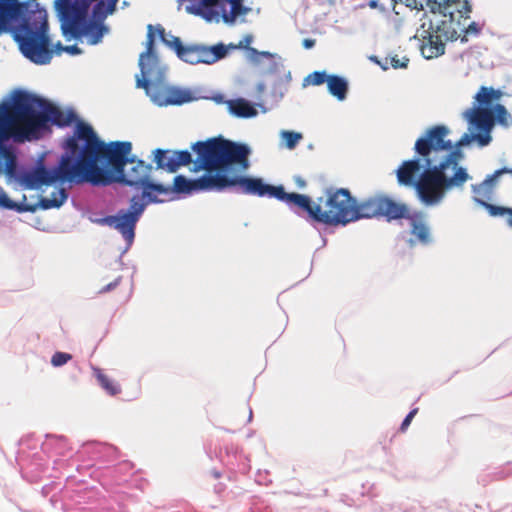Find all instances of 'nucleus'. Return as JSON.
<instances>
[{
  "mask_svg": "<svg viewBox=\"0 0 512 512\" xmlns=\"http://www.w3.org/2000/svg\"><path fill=\"white\" fill-rule=\"evenodd\" d=\"M63 148L65 153L56 167L48 169L41 165L24 176L29 188H39L56 181L107 186L115 183L116 174L126 167L132 156L131 142L106 144L83 121L77 122L73 135L65 140Z\"/></svg>",
  "mask_w": 512,
  "mask_h": 512,
  "instance_id": "2",
  "label": "nucleus"
},
{
  "mask_svg": "<svg viewBox=\"0 0 512 512\" xmlns=\"http://www.w3.org/2000/svg\"><path fill=\"white\" fill-rule=\"evenodd\" d=\"M149 203L146 200L140 201L138 196H133L128 210L121 209L117 214L101 218L98 222L114 228L127 243L131 244L135 237L136 224Z\"/></svg>",
  "mask_w": 512,
  "mask_h": 512,
  "instance_id": "11",
  "label": "nucleus"
},
{
  "mask_svg": "<svg viewBox=\"0 0 512 512\" xmlns=\"http://www.w3.org/2000/svg\"><path fill=\"white\" fill-rule=\"evenodd\" d=\"M314 45H315V40H314V39L307 38V39H304V40H303V46H304V48H306V49H310V48H312Z\"/></svg>",
  "mask_w": 512,
  "mask_h": 512,
  "instance_id": "39",
  "label": "nucleus"
},
{
  "mask_svg": "<svg viewBox=\"0 0 512 512\" xmlns=\"http://www.w3.org/2000/svg\"><path fill=\"white\" fill-rule=\"evenodd\" d=\"M418 413V408H414L412 409L408 415L405 417V419L403 420L402 424H401V427H400V430L402 432H404L408 426L410 425L412 419L415 417V415Z\"/></svg>",
  "mask_w": 512,
  "mask_h": 512,
  "instance_id": "33",
  "label": "nucleus"
},
{
  "mask_svg": "<svg viewBox=\"0 0 512 512\" xmlns=\"http://www.w3.org/2000/svg\"><path fill=\"white\" fill-rule=\"evenodd\" d=\"M156 30H157V33H158L161 41H163L166 45L171 47L175 51L177 56H179L180 52L183 51V49L186 46V45L182 44V41L180 40V38L176 37V36H171V40L166 39L165 29L160 25L157 26Z\"/></svg>",
  "mask_w": 512,
  "mask_h": 512,
  "instance_id": "26",
  "label": "nucleus"
},
{
  "mask_svg": "<svg viewBox=\"0 0 512 512\" xmlns=\"http://www.w3.org/2000/svg\"><path fill=\"white\" fill-rule=\"evenodd\" d=\"M50 50L52 51V54L55 53L56 55H61L65 52V46L61 42H58L53 48H50Z\"/></svg>",
  "mask_w": 512,
  "mask_h": 512,
  "instance_id": "34",
  "label": "nucleus"
},
{
  "mask_svg": "<svg viewBox=\"0 0 512 512\" xmlns=\"http://www.w3.org/2000/svg\"><path fill=\"white\" fill-rule=\"evenodd\" d=\"M253 41V36L248 34L243 37L241 41L238 43V47H241V49H246L249 53L256 55L258 54V51L255 48L250 47V44Z\"/></svg>",
  "mask_w": 512,
  "mask_h": 512,
  "instance_id": "31",
  "label": "nucleus"
},
{
  "mask_svg": "<svg viewBox=\"0 0 512 512\" xmlns=\"http://www.w3.org/2000/svg\"><path fill=\"white\" fill-rule=\"evenodd\" d=\"M495 123L504 128L512 127V116L502 104H496L493 108Z\"/></svg>",
  "mask_w": 512,
  "mask_h": 512,
  "instance_id": "24",
  "label": "nucleus"
},
{
  "mask_svg": "<svg viewBox=\"0 0 512 512\" xmlns=\"http://www.w3.org/2000/svg\"><path fill=\"white\" fill-rule=\"evenodd\" d=\"M26 9L27 4L19 0H0V33L5 32L9 22L19 19Z\"/></svg>",
  "mask_w": 512,
  "mask_h": 512,
  "instance_id": "16",
  "label": "nucleus"
},
{
  "mask_svg": "<svg viewBox=\"0 0 512 512\" xmlns=\"http://www.w3.org/2000/svg\"><path fill=\"white\" fill-rule=\"evenodd\" d=\"M275 198L291 210L305 212L310 219L326 225H346L361 218H385L387 221L408 217V206L385 194H376L361 202L345 188H327L313 202L308 195L288 193L282 185L274 186L262 180L260 197Z\"/></svg>",
  "mask_w": 512,
  "mask_h": 512,
  "instance_id": "3",
  "label": "nucleus"
},
{
  "mask_svg": "<svg viewBox=\"0 0 512 512\" xmlns=\"http://www.w3.org/2000/svg\"><path fill=\"white\" fill-rule=\"evenodd\" d=\"M191 11L209 22L219 21L221 17L225 23H234L250 9L243 5V0H199Z\"/></svg>",
  "mask_w": 512,
  "mask_h": 512,
  "instance_id": "10",
  "label": "nucleus"
},
{
  "mask_svg": "<svg viewBox=\"0 0 512 512\" xmlns=\"http://www.w3.org/2000/svg\"><path fill=\"white\" fill-rule=\"evenodd\" d=\"M198 44L186 45L183 51L180 52L178 56L182 61L190 64L197 65L199 64V58L197 55Z\"/></svg>",
  "mask_w": 512,
  "mask_h": 512,
  "instance_id": "27",
  "label": "nucleus"
},
{
  "mask_svg": "<svg viewBox=\"0 0 512 512\" xmlns=\"http://www.w3.org/2000/svg\"><path fill=\"white\" fill-rule=\"evenodd\" d=\"M229 112L236 117L250 118L257 115V110L247 100L238 98L227 102Z\"/></svg>",
  "mask_w": 512,
  "mask_h": 512,
  "instance_id": "20",
  "label": "nucleus"
},
{
  "mask_svg": "<svg viewBox=\"0 0 512 512\" xmlns=\"http://www.w3.org/2000/svg\"><path fill=\"white\" fill-rule=\"evenodd\" d=\"M504 216H508L507 223L512 228V214L506 213Z\"/></svg>",
  "mask_w": 512,
  "mask_h": 512,
  "instance_id": "42",
  "label": "nucleus"
},
{
  "mask_svg": "<svg viewBox=\"0 0 512 512\" xmlns=\"http://www.w3.org/2000/svg\"><path fill=\"white\" fill-rule=\"evenodd\" d=\"M76 119L74 111H63L48 100L28 92L19 91L11 101L0 102V122L16 143L38 139L49 122L65 127Z\"/></svg>",
  "mask_w": 512,
  "mask_h": 512,
  "instance_id": "5",
  "label": "nucleus"
},
{
  "mask_svg": "<svg viewBox=\"0 0 512 512\" xmlns=\"http://www.w3.org/2000/svg\"><path fill=\"white\" fill-rule=\"evenodd\" d=\"M407 6L422 10L424 8L423 4L421 2L418 3L417 0H407Z\"/></svg>",
  "mask_w": 512,
  "mask_h": 512,
  "instance_id": "36",
  "label": "nucleus"
},
{
  "mask_svg": "<svg viewBox=\"0 0 512 512\" xmlns=\"http://www.w3.org/2000/svg\"><path fill=\"white\" fill-rule=\"evenodd\" d=\"M425 6L432 14L417 30L416 37L422 39V55L426 59L438 57L445 52V42L468 36H476L480 28L476 22L468 23L471 5L468 0H425Z\"/></svg>",
  "mask_w": 512,
  "mask_h": 512,
  "instance_id": "6",
  "label": "nucleus"
},
{
  "mask_svg": "<svg viewBox=\"0 0 512 512\" xmlns=\"http://www.w3.org/2000/svg\"><path fill=\"white\" fill-rule=\"evenodd\" d=\"M510 171H511V175H512V169H510Z\"/></svg>",
  "mask_w": 512,
  "mask_h": 512,
  "instance_id": "45",
  "label": "nucleus"
},
{
  "mask_svg": "<svg viewBox=\"0 0 512 512\" xmlns=\"http://www.w3.org/2000/svg\"><path fill=\"white\" fill-rule=\"evenodd\" d=\"M327 87L329 93L336 97L338 100L343 101L346 98L348 92V82L343 77L338 75H330L327 82Z\"/></svg>",
  "mask_w": 512,
  "mask_h": 512,
  "instance_id": "22",
  "label": "nucleus"
},
{
  "mask_svg": "<svg viewBox=\"0 0 512 512\" xmlns=\"http://www.w3.org/2000/svg\"><path fill=\"white\" fill-rule=\"evenodd\" d=\"M94 375L97 378L100 386L110 395L115 396L121 392L119 384L110 379L103 371L99 368L94 369Z\"/></svg>",
  "mask_w": 512,
  "mask_h": 512,
  "instance_id": "23",
  "label": "nucleus"
},
{
  "mask_svg": "<svg viewBox=\"0 0 512 512\" xmlns=\"http://www.w3.org/2000/svg\"><path fill=\"white\" fill-rule=\"evenodd\" d=\"M405 219L411 220V233L423 244L430 242V230L424 220L422 213H416L410 216V209L408 208V217Z\"/></svg>",
  "mask_w": 512,
  "mask_h": 512,
  "instance_id": "18",
  "label": "nucleus"
},
{
  "mask_svg": "<svg viewBox=\"0 0 512 512\" xmlns=\"http://www.w3.org/2000/svg\"><path fill=\"white\" fill-rule=\"evenodd\" d=\"M128 164L130 167L125 168L115 176V183H121L142 190V200L147 202H161L159 195H168L170 188L160 183L151 181V173L153 167L145 163L143 160H137L131 156Z\"/></svg>",
  "mask_w": 512,
  "mask_h": 512,
  "instance_id": "7",
  "label": "nucleus"
},
{
  "mask_svg": "<svg viewBox=\"0 0 512 512\" xmlns=\"http://www.w3.org/2000/svg\"><path fill=\"white\" fill-rule=\"evenodd\" d=\"M197 55L199 58V64L211 65L226 57L227 48L222 43L213 46L198 44Z\"/></svg>",
  "mask_w": 512,
  "mask_h": 512,
  "instance_id": "17",
  "label": "nucleus"
},
{
  "mask_svg": "<svg viewBox=\"0 0 512 512\" xmlns=\"http://www.w3.org/2000/svg\"><path fill=\"white\" fill-rule=\"evenodd\" d=\"M191 150L196 154L194 160L188 150L157 148L153 151V161L157 169L175 173L181 167L193 163L194 172H205L197 179H188L183 175L176 176L173 187L168 186L171 189L168 194L223 191L229 187H237L238 192L242 194L260 197L261 178L229 174L235 166L242 171L249 168L251 150L246 144L218 136L195 142L191 145Z\"/></svg>",
  "mask_w": 512,
  "mask_h": 512,
  "instance_id": "1",
  "label": "nucleus"
},
{
  "mask_svg": "<svg viewBox=\"0 0 512 512\" xmlns=\"http://www.w3.org/2000/svg\"><path fill=\"white\" fill-rule=\"evenodd\" d=\"M146 51L140 55L139 67L142 77H153L158 74V58L154 53V27L149 24L147 27Z\"/></svg>",
  "mask_w": 512,
  "mask_h": 512,
  "instance_id": "15",
  "label": "nucleus"
},
{
  "mask_svg": "<svg viewBox=\"0 0 512 512\" xmlns=\"http://www.w3.org/2000/svg\"><path fill=\"white\" fill-rule=\"evenodd\" d=\"M117 2H118V0H109V5H110V11L111 12L115 9V6H116Z\"/></svg>",
  "mask_w": 512,
  "mask_h": 512,
  "instance_id": "41",
  "label": "nucleus"
},
{
  "mask_svg": "<svg viewBox=\"0 0 512 512\" xmlns=\"http://www.w3.org/2000/svg\"><path fill=\"white\" fill-rule=\"evenodd\" d=\"M149 78H137V87L144 88L158 106L182 105L192 100L190 91L162 83H152Z\"/></svg>",
  "mask_w": 512,
  "mask_h": 512,
  "instance_id": "12",
  "label": "nucleus"
},
{
  "mask_svg": "<svg viewBox=\"0 0 512 512\" xmlns=\"http://www.w3.org/2000/svg\"><path fill=\"white\" fill-rule=\"evenodd\" d=\"M65 52H67L71 55H78L82 51L77 45H70V46H65Z\"/></svg>",
  "mask_w": 512,
  "mask_h": 512,
  "instance_id": "35",
  "label": "nucleus"
},
{
  "mask_svg": "<svg viewBox=\"0 0 512 512\" xmlns=\"http://www.w3.org/2000/svg\"><path fill=\"white\" fill-rule=\"evenodd\" d=\"M225 47L227 48V52H228L229 50L241 49V47H238V43H237V44L230 43V44H228L227 46L225 45Z\"/></svg>",
  "mask_w": 512,
  "mask_h": 512,
  "instance_id": "40",
  "label": "nucleus"
},
{
  "mask_svg": "<svg viewBox=\"0 0 512 512\" xmlns=\"http://www.w3.org/2000/svg\"><path fill=\"white\" fill-rule=\"evenodd\" d=\"M503 96V92L493 87L481 86L476 93L474 99L478 107L488 108L494 102L499 101Z\"/></svg>",
  "mask_w": 512,
  "mask_h": 512,
  "instance_id": "19",
  "label": "nucleus"
},
{
  "mask_svg": "<svg viewBox=\"0 0 512 512\" xmlns=\"http://www.w3.org/2000/svg\"><path fill=\"white\" fill-rule=\"evenodd\" d=\"M103 6H104V2H103V1L98 2V3L96 4V6H95V11H96V10H98V9H100V8H101V7H103Z\"/></svg>",
  "mask_w": 512,
  "mask_h": 512,
  "instance_id": "44",
  "label": "nucleus"
},
{
  "mask_svg": "<svg viewBox=\"0 0 512 512\" xmlns=\"http://www.w3.org/2000/svg\"><path fill=\"white\" fill-rule=\"evenodd\" d=\"M368 5H369V7H371V8H376V7H377V1H375V0H371V1L369 2V4H368Z\"/></svg>",
  "mask_w": 512,
  "mask_h": 512,
  "instance_id": "43",
  "label": "nucleus"
},
{
  "mask_svg": "<svg viewBox=\"0 0 512 512\" xmlns=\"http://www.w3.org/2000/svg\"><path fill=\"white\" fill-rule=\"evenodd\" d=\"M408 63L409 58H407L406 56L399 58L398 55H394L390 57V65L395 69L406 68L408 66Z\"/></svg>",
  "mask_w": 512,
  "mask_h": 512,
  "instance_id": "32",
  "label": "nucleus"
},
{
  "mask_svg": "<svg viewBox=\"0 0 512 512\" xmlns=\"http://www.w3.org/2000/svg\"><path fill=\"white\" fill-rule=\"evenodd\" d=\"M329 76L325 71H314L304 79V85L320 86L328 82Z\"/></svg>",
  "mask_w": 512,
  "mask_h": 512,
  "instance_id": "28",
  "label": "nucleus"
},
{
  "mask_svg": "<svg viewBox=\"0 0 512 512\" xmlns=\"http://www.w3.org/2000/svg\"><path fill=\"white\" fill-rule=\"evenodd\" d=\"M0 206L16 210L17 212H34L36 210V206L28 205V204H18L12 201L5 192L0 193Z\"/></svg>",
  "mask_w": 512,
  "mask_h": 512,
  "instance_id": "25",
  "label": "nucleus"
},
{
  "mask_svg": "<svg viewBox=\"0 0 512 512\" xmlns=\"http://www.w3.org/2000/svg\"><path fill=\"white\" fill-rule=\"evenodd\" d=\"M418 159H412L404 161L396 171L397 180L400 185L415 188L419 200L426 206L439 205L448 191L453 188H445L442 195L433 194L431 191H424L420 186L423 174L426 171V165L424 164L420 155Z\"/></svg>",
  "mask_w": 512,
  "mask_h": 512,
  "instance_id": "8",
  "label": "nucleus"
},
{
  "mask_svg": "<svg viewBox=\"0 0 512 512\" xmlns=\"http://www.w3.org/2000/svg\"><path fill=\"white\" fill-rule=\"evenodd\" d=\"M294 182L296 186L300 189H303L306 187V181L301 176H295Z\"/></svg>",
  "mask_w": 512,
  "mask_h": 512,
  "instance_id": "37",
  "label": "nucleus"
},
{
  "mask_svg": "<svg viewBox=\"0 0 512 512\" xmlns=\"http://www.w3.org/2000/svg\"><path fill=\"white\" fill-rule=\"evenodd\" d=\"M449 129L444 125L428 128L415 142L414 150L420 155L426 171L420 182L422 190L442 195L445 188L462 189L471 179L467 169L460 165L464 159L461 147L470 144L474 135L464 133L453 144L447 139Z\"/></svg>",
  "mask_w": 512,
  "mask_h": 512,
  "instance_id": "4",
  "label": "nucleus"
},
{
  "mask_svg": "<svg viewBox=\"0 0 512 512\" xmlns=\"http://www.w3.org/2000/svg\"><path fill=\"white\" fill-rule=\"evenodd\" d=\"M502 174H511L510 168L496 170L480 184L472 185L474 200L484 207L492 217H503L506 213L512 214V208L489 203L493 199L497 180Z\"/></svg>",
  "mask_w": 512,
  "mask_h": 512,
  "instance_id": "13",
  "label": "nucleus"
},
{
  "mask_svg": "<svg viewBox=\"0 0 512 512\" xmlns=\"http://www.w3.org/2000/svg\"><path fill=\"white\" fill-rule=\"evenodd\" d=\"M119 283V279L115 280L114 282H111L109 283L107 286H105L104 288H102L100 291L101 292H107V291H110L112 290L113 288H115Z\"/></svg>",
  "mask_w": 512,
  "mask_h": 512,
  "instance_id": "38",
  "label": "nucleus"
},
{
  "mask_svg": "<svg viewBox=\"0 0 512 512\" xmlns=\"http://www.w3.org/2000/svg\"><path fill=\"white\" fill-rule=\"evenodd\" d=\"M19 46L28 59L35 64H48L52 58L50 50V38L48 36V24L42 22L36 29L24 26V34L18 37Z\"/></svg>",
  "mask_w": 512,
  "mask_h": 512,
  "instance_id": "9",
  "label": "nucleus"
},
{
  "mask_svg": "<svg viewBox=\"0 0 512 512\" xmlns=\"http://www.w3.org/2000/svg\"><path fill=\"white\" fill-rule=\"evenodd\" d=\"M72 359V355L65 352H56L51 358V364L55 367L62 366Z\"/></svg>",
  "mask_w": 512,
  "mask_h": 512,
  "instance_id": "30",
  "label": "nucleus"
},
{
  "mask_svg": "<svg viewBox=\"0 0 512 512\" xmlns=\"http://www.w3.org/2000/svg\"><path fill=\"white\" fill-rule=\"evenodd\" d=\"M463 117L479 131V133L474 135L479 145L487 146L492 140L491 131L495 125L492 109L482 107L469 108L464 111Z\"/></svg>",
  "mask_w": 512,
  "mask_h": 512,
  "instance_id": "14",
  "label": "nucleus"
},
{
  "mask_svg": "<svg viewBox=\"0 0 512 512\" xmlns=\"http://www.w3.org/2000/svg\"><path fill=\"white\" fill-rule=\"evenodd\" d=\"M68 198L66 190L62 187L55 188L50 197H41L38 206L43 210L61 207Z\"/></svg>",
  "mask_w": 512,
  "mask_h": 512,
  "instance_id": "21",
  "label": "nucleus"
},
{
  "mask_svg": "<svg viewBox=\"0 0 512 512\" xmlns=\"http://www.w3.org/2000/svg\"><path fill=\"white\" fill-rule=\"evenodd\" d=\"M281 136L288 149H294L302 139V134L294 131H283Z\"/></svg>",
  "mask_w": 512,
  "mask_h": 512,
  "instance_id": "29",
  "label": "nucleus"
}]
</instances>
